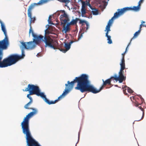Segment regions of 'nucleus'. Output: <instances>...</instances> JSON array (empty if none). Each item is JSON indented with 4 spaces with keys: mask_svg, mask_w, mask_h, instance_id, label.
I'll return each mask as SVG.
<instances>
[{
    "mask_svg": "<svg viewBox=\"0 0 146 146\" xmlns=\"http://www.w3.org/2000/svg\"><path fill=\"white\" fill-rule=\"evenodd\" d=\"M130 44V42L128 44V45L127 46V47L125 51L122 54V58L121 60V61L120 63V65L121 66V68L120 70V71L122 72H123V70H124L125 69V61L124 59V56L125 53H126L127 48L129 46V45Z\"/></svg>",
    "mask_w": 146,
    "mask_h": 146,
    "instance_id": "obj_8",
    "label": "nucleus"
},
{
    "mask_svg": "<svg viewBox=\"0 0 146 146\" xmlns=\"http://www.w3.org/2000/svg\"><path fill=\"white\" fill-rule=\"evenodd\" d=\"M86 31L87 30H88L89 27V25L88 24V23H86Z\"/></svg>",
    "mask_w": 146,
    "mask_h": 146,
    "instance_id": "obj_27",
    "label": "nucleus"
},
{
    "mask_svg": "<svg viewBox=\"0 0 146 146\" xmlns=\"http://www.w3.org/2000/svg\"><path fill=\"white\" fill-rule=\"evenodd\" d=\"M141 100V102L140 103H139L137 101H136V102L135 103L134 105L135 106L137 107H138V108L140 109L142 111V116L140 118H137L136 119V121H140L141 119H143L144 117V110L142 108L141 106H139V105H141V104L142 103L143 100V98L141 97V95L139 96Z\"/></svg>",
    "mask_w": 146,
    "mask_h": 146,
    "instance_id": "obj_7",
    "label": "nucleus"
},
{
    "mask_svg": "<svg viewBox=\"0 0 146 146\" xmlns=\"http://www.w3.org/2000/svg\"><path fill=\"white\" fill-rule=\"evenodd\" d=\"M82 7L81 9H86L85 7L86 6V4L85 2H83L82 3Z\"/></svg>",
    "mask_w": 146,
    "mask_h": 146,
    "instance_id": "obj_25",
    "label": "nucleus"
},
{
    "mask_svg": "<svg viewBox=\"0 0 146 146\" xmlns=\"http://www.w3.org/2000/svg\"><path fill=\"white\" fill-rule=\"evenodd\" d=\"M89 6L90 7V8L92 10H93L92 9L93 8L92 7V6H91V5L89 3Z\"/></svg>",
    "mask_w": 146,
    "mask_h": 146,
    "instance_id": "obj_31",
    "label": "nucleus"
},
{
    "mask_svg": "<svg viewBox=\"0 0 146 146\" xmlns=\"http://www.w3.org/2000/svg\"><path fill=\"white\" fill-rule=\"evenodd\" d=\"M145 23V21H141V24H143V23Z\"/></svg>",
    "mask_w": 146,
    "mask_h": 146,
    "instance_id": "obj_33",
    "label": "nucleus"
},
{
    "mask_svg": "<svg viewBox=\"0 0 146 146\" xmlns=\"http://www.w3.org/2000/svg\"><path fill=\"white\" fill-rule=\"evenodd\" d=\"M0 23L1 30L5 35L4 38L0 41V68H3L14 64L19 60L23 58L25 56L24 49H32L35 47V45L32 41L27 42H21L22 47L21 56L16 54H12L2 60L3 56V50L7 49L9 45V41L5 25L0 20Z\"/></svg>",
    "mask_w": 146,
    "mask_h": 146,
    "instance_id": "obj_2",
    "label": "nucleus"
},
{
    "mask_svg": "<svg viewBox=\"0 0 146 146\" xmlns=\"http://www.w3.org/2000/svg\"><path fill=\"white\" fill-rule=\"evenodd\" d=\"M115 86H116V87H117L118 86L117 85H115Z\"/></svg>",
    "mask_w": 146,
    "mask_h": 146,
    "instance_id": "obj_34",
    "label": "nucleus"
},
{
    "mask_svg": "<svg viewBox=\"0 0 146 146\" xmlns=\"http://www.w3.org/2000/svg\"><path fill=\"white\" fill-rule=\"evenodd\" d=\"M78 21H79V24H82V25H83V24L84 23H86H86H87V22L86 21H85V20H81L80 19H79V20Z\"/></svg>",
    "mask_w": 146,
    "mask_h": 146,
    "instance_id": "obj_24",
    "label": "nucleus"
},
{
    "mask_svg": "<svg viewBox=\"0 0 146 146\" xmlns=\"http://www.w3.org/2000/svg\"><path fill=\"white\" fill-rule=\"evenodd\" d=\"M65 24H63V29L62 31L64 32V33H66L70 31V28L69 27L70 25L68 23L66 26L65 25Z\"/></svg>",
    "mask_w": 146,
    "mask_h": 146,
    "instance_id": "obj_16",
    "label": "nucleus"
},
{
    "mask_svg": "<svg viewBox=\"0 0 146 146\" xmlns=\"http://www.w3.org/2000/svg\"><path fill=\"white\" fill-rule=\"evenodd\" d=\"M74 42V41L73 40L71 41L69 44H70V45H71V44H72Z\"/></svg>",
    "mask_w": 146,
    "mask_h": 146,
    "instance_id": "obj_32",
    "label": "nucleus"
},
{
    "mask_svg": "<svg viewBox=\"0 0 146 146\" xmlns=\"http://www.w3.org/2000/svg\"><path fill=\"white\" fill-rule=\"evenodd\" d=\"M65 49L62 48H58V49L64 53H65L70 48V44L68 43H65Z\"/></svg>",
    "mask_w": 146,
    "mask_h": 146,
    "instance_id": "obj_15",
    "label": "nucleus"
},
{
    "mask_svg": "<svg viewBox=\"0 0 146 146\" xmlns=\"http://www.w3.org/2000/svg\"><path fill=\"white\" fill-rule=\"evenodd\" d=\"M144 1V0H140L138 2V5L139 6H141V3H143Z\"/></svg>",
    "mask_w": 146,
    "mask_h": 146,
    "instance_id": "obj_28",
    "label": "nucleus"
},
{
    "mask_svg": "<svg viewBox=\"0 0 146 146\" xmlns=\"http://www.w3.org/2000/svg\"><path fill=\"white\" fill-rule=\"evenodd\" d=\"M79 20V19L77 18H76L75 19H73L70 23L68 24L70 25H73L74 24H76L78 21Z\"/></svg>",
    "mask_w": 146,
    "mask_h": 146,
    "instance_id": "obj_17",
    "label": "nucleus"
},
{
    "mask_svg": "<svg viewBox=\"0 0 146 146\" xmlns=\"http://www.w3.org/2000/svg\"><path fill=\"white\" fill-rule=\"evenodd\" d=\"M122 88L123 90V93L126 95L127 94V93L126 92L127 90V92L130 94L132 93L133 92V91L131 88L126 85L123 86H122Z\"/></svg>",
    "mask_w": 146,
    "mask_h": 146,
    "instance_id": "obj_14",
    "label": "nucleus"
},
{
    "mask_svg": "<svg viewBox=\"0 0 146 146\" xmlns=\"http://www.w3.org/2000/svg\"><path fill=\"white\" fill-rule=\"evenodd\" d=\"M24 91H29V93L27 95V97L30 100V101L24 106V108L26 109H30L33 110L26 115L24 119L21 123V128L23 133L26 135L27 143L28 146H40L38 143L32 137L31 133L29 127V120L30 117L36 114L37 113V110L36 109L33 108H29V106L32 103L33 100L30 96L34 94L38 96H40L44 99L45 102L49 105L53 104L52 103L53 101H50L46 98V96L42 93L40 92L38 86L33 84H29L27 88L25 90H23Z\"/></svg>",
    "mask_w": 146,
    "mask_h": 146,
    "instance_id": "obj_1",
    "label": "nucleus"
},
{
    "mask_svg": "<svg viewBox=\"0 0 146 146\" xmlns=\"http://www.w3.org/2000/svg\"><path fill=\"white\" fill-rule=\"evenodd\" d=\"M117 11V12H116L114 13V16L111 19L109 20L107 25H109L110 26H111L113 23V18L117 17L119 16L122 15L121 13V12L120 9H118Z\"/></svg>",
    "mask_w": 146,
    "mask_h": 146,
    "instance_id": "obj_13",
    "label": "nucleus"
},
{
    "mask_svg": "<svg viewBox=\"0 0 146 146\" xmlns=\"http://www.w3.org/2000/svg\"><path fill=\"white\" fill-rule=\"evenodd\" d=\"M141 31L140 30H139L137 31L136 32L134 35V36L131 39L130 42H131L132 40L134 39V38L137 37Z\"/></svg>",
    "mask_w": 146,
    "mask_h": 146,
    "instance_id": "obj_19",
    "label": "nucleus"
},
{
    "mask_svg": "<svg viewBox=\"0 0 146 146\" xmlns=\"http://www.w3.org/2000/svg\"><path fill=\"white\" fill-rule=\"evenodd\" d=\"M42 40L45 44V47L48 46L54 49H58L56 47L58 44L57 42L54 40L49 36H47L45 35L44 39Z\"/></svg>",
    "mask_w": 146,
    "mask_h": 146,
    "instance_id": "obj_5",
    "label": "nucleus"
},
{
    "mask_svg": "<svg viewBox=\"0 0 146 146\" xmlns=\"http://www.w3.org/2000/svg\"><path fill=\"white\" fill-rule=\"evenodd\" d=\"M32 33V36L34 37L35 39H33V41H32L33 43L35 42L36 44H38L40 42L41 40H42L44 37L41 35L38 36L37 35L35 34L32 30L31 27L30 28L29 31V34L30 35L31 33Z\"/></svg>",
    "mask_w": 146,
    "mask_h": 146,
    "instance_id": "obj_6",
    "label": "nucleus"
},
{
    "mask_svg": "<svg viewBox=\"0 0 146 146\" xmlns=\"http://www.w3.org/2000/svg\"><path fill=\"white\" fill-rule=\"evenodd\" d=\"M106 36L107 37V40H108V43L109 44H111L112 43V40L111 39V37L109 35L107 36L106 35Z\"/></svg>",
    "mask_w": 146,
    "mask_h": 146,
    "instance_id": "obj_22",
    "label": "nucleus"
},
{
    "mask_svg": "<svg viewBox=\"0 0 146 146\" xmlns=\"http://www.w3.org/2000/svg\"><path fill=\"white\" fill-rule=\"evenodd\" d=\"M140 6L138 5L137 6H133L132 7H124L120 9V11L122 15L125 12L129 10H133L135 11H138L140 9Z\"/></svg>",
    "mask_w": 146,
    "mask_h": 146,
    "instance_id": "obj_9",
    "label": "nucleus"
},
{
    "mask_svg": "<svg viewBox=\"0 0 146 146\" xmlns=\"http://www.w3.org/2000/svg\"><path fill=\"white\" fill-rule=\"evenodd\" d=\"M68 84H66V89L62 95L59 97L57 99L54 101L52 103H55L62 98V96H65L69 91L73 88L74 84L77 83L76 86L75 88L76 90H79L82 93L86 92H89V84H90V81L88 79V76L86 74H83L80 76L76 77L74 80L71 82L68 81Z\"/></svg>",
    "mask_w": 146,
    "mask_h": 146,
    "instance_id": "obj_3",
    "label": "nucleus"
},
{
    "mask_svg": "<svg viewBox=\"0 0 146 146\" xmlns=\"http://www.w3.org/2000/svg\"><path fill=\"white\" fill-rule=\"evenodd\" d=\"M119 76H117V75L115 74L113 76H112L110 78L104 81L102 80L103 84L102 86L99 90H97L92 85L89 84V92H91L94 94H96L102 90L104 87L107 85H111V82L113 79L116 81H119V83H121L125 81L126 79V76L123 75V73L119 71Z\"/></svg>",
    "mask_w": 146,
    "mask_h": 146,
    "instance_id": "obj_4",
    "label": "nucleus"
},
{
    "mask_svg": "<svg viewBox=\"0 0 146 146\" xmlns=\"http://www.w3.org/2000/svg\"><path fill=\"white\" fill-rule=\"evenodd\" d=\"M117 11V12H116L114 13V16L111 19L109 20L107 25H109L110 26H111L113 23V18L117 17L119 16L122 15L121 13V12L120 9H118Z\"/></svg>",
    "mask_w": 146,
    "mask_h": 146,
    "instance_id": "obj_12",
    "label": "nucleus"
},
{
    "mask_svg": "<svg viewBox=\"0 0 146 146\" xmlns=\"http://www.w3.org/2000/svg\"><path fill=\"white\" fill-rule=\"evenodd\" d=\"M142 27H146V26L145 25H143L142 24L141 25H140V28H139V30H140V31H141V28Z\"/></svg>",
    "mask_w": 146,
    "mask_h": 146,
    "instance_id": "obj_29",
    "label": "nucleus"
},
{
    "mask_svg": "<svg viewBox=\"0 0 146 146\" xmlns=\"http://www.w3.org/2000/svg\"><path fill=\"white\" fill-rule=\"evenodd\" d=\"M82 36V34H81L78 37V40H80Z\"/></svg>",
    "mask_w": 146,
    "mask_h": 146,
    "instance_id": "obj_30",
    "label": "nucleus"
},
{
    "mask_svg": "<svg viewBox=\"0 0 146 146\" xmlns=\"http://www.w3.org/2000/svg\"><path fill=\"white\" fill-rule=\"evenodd\" d=\"M93 10L92 11V12L93 15H96L98 14V11L97 9L95 8H93Z\"/></svg>",
    "mask_w": 146,
    "mask_h": 146,
    "instance_id": "obj_20",
    "label": "nucleus"
},
{
    "mask_svg": "<svg viewBox=\"0 0 146 146\" xmlns=\"http://www.w3.org/2000/svg\"><path fill=\"white\" fill-rule=\"evenodd\" d=\"M30 19V27H31V23H34L35 21V18L34 17H33V18H32V14H31V17H29Z\"/></svg>",
    "mask_w": 146,
    "mask_h": 146,
    "instance_id": "obj_21",
    "label": "nucleus"
},
{
    "mask_svg": "<svg viewBox=\"0 0 146 146\" xmlns=\"http://www.w3.org/2000/svg\"><path fill=\"white\" fill-rule=\"evenodd\" d=\"M60 19L61 25L66 24L70 21V19L67 15L65 12L63 15H61L60 16Z\"/></svg>",
    "mask_w": 146,
    "mask_h": 146,
    "instance_id": "obj_10",
    "label": "nucleus"
},
{
    "mask_svg": "<svg viewBox=\"0 0 146 146\" xmlns=\"http://www.w3.org/2000/svg\"><path fill=\"white\" fill-rule=\"evenodd\" d=\"M81 16L82 17H86L85 15L86 13V9H81Z\"/></svg>",
    "mask_w": 146,
    "mask_h": 146,
    "instance_id": "obj_23",
    "label": "nucleus"
},
{
    "mask_svg": "<svg viewBox=\"0 0 146 146\" xmlns=\"http://www.w3.org/2000/svg\"><path fill=\"white\" fill-rule=\"evenodd\" d=\"M50 18H51V16H50L49 17V19H48V23H49V24H52L54 25V24L53 23H52L51 22V21H50Z\"/></svg>",
    "mask_w": 146,
    "mask_h": 146,
    "instance_id": "obj_26",
    "label": "nucleus"
},
{
    "mask_svg": "<svg viewBox=\"0 0 146 146\" xmlns=\"http://www.w3.org/2000/svg\"><path fill=\"white\" fill-rule=\"evenodd\" d=\"M43 3L42 2V0H41L37 3H34L31 4L29 7V9L28 10V15L29 17H31V14H32L31 10L33 9L37 5H42Z\"/></svg>",
    "mask_w": 146,
    "mask_h": 146,
    "instance_id": "obj_11",
    "label": "nucleus"
},
{
    "mask_svg": "<svg viewBox=\"0 0 146 146\" xmlns=\"http://www.w3.org/2000/svg\"><path fill=\"white\" fill-rule=\"evenodd\" d=\"M110 26L109 25H107L106 28V30H105V31H106V35L107 36V35H108L109 32L110 31Z\"/></svg>",
    "mask_w": 146,
    "mask_h": 146,
    "instance_id": "obj_18",
    "label": "nucleus"
}]
</instances>
